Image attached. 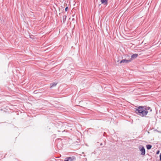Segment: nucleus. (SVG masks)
I'll list each match as a JSON object with an SVG mask.
<instances>
[{
    "mask_svg": "<svg viewBox=\"0 0 161 161\" xmlns=\"http://www.w3.org/2000/svg\"><path fill=\"white\" fill-rule=\"evenodd\" d=\"M135 112L136 114L142 117L146 116L148 113L147 109L142 106L136 108Z\"/></svg>",
    "mask_w": 161,
    "mask_h": 161,
    "instance_id": "f257e3e1",
    "label": "nucleus"
},
{
    "mask_svg": "<svg viewBox=\"0 0 161 161\" xmlns=\"http://www.w3.org/2000/svg\"><path fill=\"white\" fill-rule=\"evenodd\" d=\"M140 151L141 152V154L142 155H144L145 153V149L143 147H141L139 148Z\"/></svg>",
    "mask_w": 161,
    "mask_h": 161,
    "instance_id": "f03ea898",
    "label": "nucleus"
},
{
    "mask_svg": "<svg viewBox=\"0 0 161 161\" xmlns=\"http://www.w3.org/2000/svg\"><path fill=\"white\" fill-rule=\"evenodd\" d=\"M131 61V60H130V59L129 60H127L125 59H123L122 60H121L120 61V64H121L122 63H127L130 62Z\"/></svg>",
    "mask_w": 161,
    "mask_h": 161,
    "instance_id": "7ed1b4c3",
    "label": "nucleus"
},
{
    "mask_svg": "<svg viewBox=\"0 0 161 161\" xmlns=\"http://www.w3.org/2000/svg\"><path fill=\"white\" fill-rule=\"evenodd\" d=\"M138 56V54H133L131 56V58L130 59V60H131V61L133 60V59H134L136 58Z\"/></svg>",
    "mask_w": 161,
    "mask_h": 161,
    "instance_id": "20e7f679",
    "label": "nucleus"
},
{
    "mask_svg": "<svg viewBox=\"0 0 161 161\" xmlns=\"http://www.w3.org/2000/svg\"><path fill=\"white\" fill-rule=\"evenodd\" d=\"M102 3L104 5H107L108 0H101Z\"/></svg>",
    "mask_w": 161,
    "mask_h": 161,
    "instance_id": "39448f33",
    "label": "nucleus"
},
{
    "mask_svg": "<svg viewBox=\"0 0 161 161\" xmlns=\"http://www.w3.org/2000/svg\"><path fill=\"white\" fill-rule=\"evenodd\" d=\"M69 161H74L75 159V158L74 157H68Z\"/></svg>",
    "mask_w": 161,
    "mask_h": 161,
    "instance_id": "423d86ee",
    "label": "nucleus"
},
{
    "mask_svg": "<svg viewBox=\"0 0 161 161\" xmlns=\"http://www.w3.org/2000/svg\"><path fill=\"white\" fill-rule=\"evenodd\" d=\"M57 84V83L56 82H54L51 83L50 84V87L52 88L54 86H56Z\"/></svg>",
    "mask_w": 161,
    "mask_h": 161,
    "instance_id": "0eeeda50",
    "label": "nucleus"
},
{
    "mask_svg": "<svg viewBox=\"0 0 161 161\" xmlns=\"http://www.w3.org/2000/svg\"><path fill=\"white\" fill-rule=\"evenodd\" d=\"M147 149H150L152 147V146L150 145H147Z\"/></svg>",
    "mask_w": 161,
    "mask_h": 161,
    "instance_id": "6e6552de",
    "label": "nucleus"
},
{
    "mask_svg": "<svg viewBox=\"0 0 161 161\" xmlns=\"http://www.w3.org/2000/svg\"><path fill=\"white\" fill-rule=\"evenodd\" d=\"M63 20L64 21V22L65 21L66 19V16H63Z\"/></svg>",
    "mask_w": 161,
    "mask_h": 161,
    "instance_id": "1a4fd4ad",
    "label": "nucleus"
},
{
    "mask_svg": "<svg viewBox=\"0 0 161 161\" xmlns=\"http://www.w3.org/2000/svg\"><path fill=\"white\" fill-rule=\"evenodd\" d=\"M159 157H160V161H161V153L160 154Z\"/></svg>",
    "mask_w": 161,
    "mask_h": 161,
    "instance_id": "9d476101",
    "label": "nucleus"
},
{
    "mask_svg": "<svg viewBox=\"0 0 161 161\" xmlns=\"http://www.w3.org/2000/svg\"><path fill=\"white\" fill-rule=\"evenodd\" d=\"M68 7H67L65 9V10L66 11H67V10H68Z\"/></svg>",
    "mask_w": 161,
    "mask_h": 161,
    "instance_id": "9b49d317",
    "label": "nucleus"
},
{
    "mask_svg": "<svg viewBox=\"0 0 161 161\" xmlns=\"http://www.w3.org/2000/svg\"><path fill=\"white\" fill-rule=\"evenodd\" d=\"M159 153V151H158L157 152V153H156V154H158Z\"/></svg>",
    "mask_w": 161,
    "mask_h": 161,
    "instance_id": "f8f14e48",
    "label": "nucleus"
},
{
    "mask_svg": "<svg viewBox=\"0 0 161 161\" xmlns=\"http://www.w3.org/2000/svg\"><path fill=\"white\" fill-rule=\"evenodd\" d=\"M67 160L65 159V160H64V161H69V159H68V158H67Z\"/></svg>",
    "mask_w": 161,
    "mask_h": 161,
    "instance_id": "ddd939ff",
    "label": "nucleus"
},
{
    "mask_svg": "<svg viewBox=\"0 0 161 161\" xmlns=\"http://www.w3.org/2000/svg\"><path fill=\"white\" fill-rule=\"evenodd\" d=\"M0 157H1V158L3 157L2 155L1 154H0Z\"/></svg>",
    "mask_w": 161,
    "mask_h": 161,
    "instance_id": "4468645a",
    "label": "nucleus"
}]
</instances>
